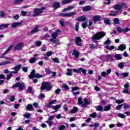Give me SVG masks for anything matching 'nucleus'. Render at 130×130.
I'll use <instances>...</instances> for the list:
<instances>
[{"label": "nucleus", "mask_w": 130, "mask_h": 130, "mask_svg": "<svg viewBox=\"0 0 130 130\" xmlns=\"http://www.w3.org/2000/svg\"><path fill=\"white\" fill-rule=\"evenodd\" d=\"M79 54H80V53L76 50H74L73 51V53H72V55H74L75 57V58H78L79 57Z\"/></svg>", "instance_id": "24"}, {"label": "nucleus", "mask_w": 130, "mask_h": 130, "mask_svg": "<svg viewBox=\"0 0 130 130\" xmlns=\"http://www.w3.org/2000/svg\"><path fill=\"white\" fill-rule=\"evenodd\" d=\"M21 25H22V22H14L12 24L11 27L12 28H16V27L21 26Z\"/></svg>", "instance_id": "23"}, {"label": "nucleus", "mask_w": 130, "mask_h": 130, "mask_svg": "<svg viewBox=\"0 0 130 130\" xmlns=\"http://www.w3.org/2000/svg\"><path fill=\"white\" fill-rule=\"evenodd\" d=\"M123 102H124V100L123 99H122L121 100H116V103L117 104H120L121 103H123Z\"/></svg>", "instance_id": "44"}, {"label": "nucleus", "mask_w": 130, "mask_h": 130, "mask_svg": "<svg viewBox=\"0 0 130 130\" xmlns=\"http://www.w3.org/2000/svg\"><path fill=\"white\" fill-rule=\"evenodd\" d=\"M67 127L64 125H61L59 127V130H64Z\"/></svg>", "instance_id": "49"}, {"label": "nucleus", "mask_w": 130, "mask_h": 130, "mask_svg": "<svg viewBox=\"0 0 130 130\" xmlns=\"http://www.w3.org/2000/svg\"><path fill=\"white\" fill-rule=\"evenodd\" d=\"M21 68H22V64L17 65V66L12 68L11 70H14V71L10 72V74L8 75L7 80H10V79H11L13 76V74H18V73H19V71L21 70Z\"/></svg>", "instance_id": "1"}, {"label": "nucleus", "mask_w": 130, "mask_h": 130, "mask_svg": "<svg viewBox=\"0 0 130 130\" xmlns=\"http://www.w3.org/2000/svg\"><path fill=\"white\" fill-rule=\"evenodd\" d=\"M52 60L54 62H56V63H59V59L58 58H52Z\"/></svg>", "instance_id": "40"}, {"label": "nucleus", "mask_w": 130, "mask_h": 130, "mask_svg": "<svg viewBox=\"0 0 130 130\" xmlns=\"http://www.w3.org/2000/svg\"><path fill=\"white\" fill-rule=\"evenodd\" d=\"M82 40L80 37H78L75 39V43L77 46H82Z\"/></svg>", "instance_id": "10"}, {"label": "nucleus", "mask_w": 130, "mask_h": 130, "mask_svg": "<svg viewBox=\"0 0 130 130\" xmlns=\"http://www.w3.org/2000/svg\"><path fill=\"white\" fill-rule=\"evenodd\" d=\"M124 88H125V89H128V88H129V83L127 82L126 83V84L124 85Z\"/></svg>", "instance_id": "59"}, {"label": "nucleus", "mask_w": 130, "mask_h": 130, "mask_svg": "<svg viewBox=\"0 0 130 130\" xmlns=\"http://www.w3.org/2000/svg\"><path fill=\"white\" fill-rule=\"evenodd\" d=\"M27 93H33V90L32 89V87L29 86L27 88Z\"/></svg>", "instance_id": "48"}, {"label": "nucleus", "mask_w": 130, "mask_h": 130, "mask_svg": "<svg viewBox=\"0 0 130 130\" xmlns=\"http://www.w3.org/2000/svg\"><path fill=\"white\" fill-rule=\"evenodd\" d=\"M45 72L48 75H50V74H51V71H50V69H49V68H46L45 69Z\"/></svg>", "instance_id": "51"}, {"label": "nucleus", "mask_w": 130, "mask_h": 130, "mask_svg": "<svg viewBox=\"0 0 130 130\" xmlns=\"http://www.w3.org/2000/svg\"><path fill=\"white\" fill-rule=\"evenodd\" d=\"M118 66L120 69H123L124 68V62H120Z\"/></svg>", "instance_id": "45"}, {"label": "nucleus", "mask_w": 130, "mask_h": 130, "mask_svg": "<svg viewBox=\"0 0 130 130\" xmlns=\"http://www.w3.org/2000/svg\"><path fill=\"white\" fill-rule=\"evenodd\" d=\"M130 30L129 28H123V32H128Z\"/></svg>", "instance_id": "64"}, {"label": "nucleus", "mask_w": 130, "mask_h": 130, "mask_svg": "<svg viewBox=\"0 0 130 130\" xmlns=\"http://www.w3.org/2000/svg\"><path fill=\"white\" fill-rule=\"evenodd\" d=\"M74 0H63L62 1V4L63 5H67V4H70V3H72Z\"/></svg>", "instance_id": "31"}, {"label": "nucleus", "mask_w": 130, "mask_h": 130, "mask_svg": "<svg viewBox=\"0 0 130 130\" xmlns=\"http://www.w3.org/2000/svg\"><path fill=\"white\" fill-rule=\"evenodd\" d=\"M104 22L106 25H111V21L108 18H104Z\"/></svg>", "instance_id": "25"}, {"label": "nucleus", "mask_w": 130, "mask_h": 130, "mask_svg": "<svg viewBox=\"0 0 130 130\" xmlns=\"http://www.w3.org/2000/svg\"><path fill=\"white\" fill-rule=\"evenodd\" d=\"M67 72H68L66 73L67 76H72V75H73V73H72L73 72V69H68L67 70Z\"/></svg>", "instance_id": "32"}, {"label": "nucleus", "mask_w": 130, "mask_h": 130, "mask_svg": "<svg viewBox=\"0 0 130 130\" xmlns=\"http://www.w3.org/2000/svg\"><path fill=\"white\" fill-rule=\"evenodd\" d=\"M100 19H101V16L100 15L94 16L92 18V20L94 22H99Z\"/></svg>", "instance_id": "18"}, {"label": "nucleus", "mask_w": 130, "mask_h": 130, "mask_svg": "<svg viewBox=\"0 0 130 130\" xmlns=\"http://www.w3.org/2000/svg\"><path fill=\"white\" fill-rule=\"evenodd\" d=\"M87 22H84L82 24V28H83L84 29H86V28L87 27Z\"/></svg>", "instance_id": "62"}, {"label": "nucleus", "mask_w": 130, "mask_h": 130, "mask_svg": "<svg viewBox=\"0 0 130 130\" xmlns=\"http://www.w3.org/2000/svg\"><path fill=\"white\" fill-rule=\"evenodd\" d=\"M13 89L14 88H18L20 91H22V90H24V88H25V83L22 82H17L14 85L12 86Z\"/></svg>", "instance_id": "5"}, {"label": "nucleus", "mask_w": 130, "mask_h": 130, "mask_svg": "<svg viewBox=\"0 0 130 130\" xmlns=\"http://www.w3.org/2000/svg\"><path fill=\"white\" fill-rule=\"evenodd\" d=\"M23 117H25V118H29L30 117V114L28 113H25L23 115Z\"/></svg>", "instance_id": "58"}, {"label": "nucleus", "mask_w": 130, "mask_h": 130, "mask_svg": "<svg viewBox=\"0 0 130 130\" xmlns=\"http://www.w3.org/2000/svg\"><path fill=\"white\" fill-rule=\"evenodd\" d=\"M35 72L36 71L34 69L31 72L30 74L28 76V78L30 79V80H32L35 78Z\"/></svg>", "instance_id": "15"}, {"label": "nucleus", "mask_w": 130, "mask_h": 130, "mask_svg": "<svg viewBox=\"0 0 130 130\" xmlns=\"http://www.w3.org/2000/svg\"><path fill=\"white\" fill-rule=\"evenodd\" d=\"M111 108V105H108L107 106H106L104 109V111H108L110 110V109Z\"/></svg>", "instance_id": "34"}, {"label": "nucleus", "mask_w": 130, "mask_h": 130, "mask_svg": "<svg viewBox=\"0 0 130 130\" xmlns=\"http://www.w3.org/2000/svg\"><path fill=\"white\" fill-rule=\"evenodd\" d=\"M128 73H122L121 75L123 77V78H126L128 77Z\"/></svg>", "instance_id": "54"}, {"label": "nucleus", "mask_w": 130, "mask_h": 130, "mask_svg": "<svg viewBox=\"0 0 130 130\" xmlns=\"http://www.w3.org/2000/svg\"><path fill=\"white\" fill-rule=\"evenodd\" d=\"M55 117V116L53 115V116H50L49 118L48 121H46L47 123H48V125L49 126H51L52 125L53 122H52V120H53V118Z\"/></svg>", "instance_id": "9"}, {"label": "nucleus", "mask_w": 130, "mask_h": 130, "mask_svg": "<svg viewBox=\"0 0 130 130\" xmlns=\"http://www.w3.org/2000/svg\"><path fill=\"white\" fill-rule=\"evenodd\" d=\"M43 77H44V75H40L39 73H37L35 75V78H38V79L43 78Z\"/></svg>", "instance_id": "38"}, {"label": "nucleus", "mask_w": 130, "mask_h": 130, "mask_svg": "<svg viewBox=\"0 0 130 130\" xmlns=\"http://www.w3.org/2000/svg\"><path fill=\"white\" fill-rule=\"evenodd\" d=\"M22 70L24 72V73H27V72H28V67H23Z\"/></svg>", "instance_id": "63"}, {"label": "nucleus", "mask_w": 130, "mask_h": 130, "mask_svg": "<svg viewBox=\"0 0 130 130\" xmlns=\"http://www.w3.org/2000/svg\"><path fill=\"white\" fill-rule=\"evenodd\" d=\"M125 49H126V47L124 44H121L119 47L117 49V50H120L121 51H123V50H125Z\"/></svg>", "instance_id": "17"}, {"label": "nucleus", "mask_w": 130, "mask_h": 130, "mask_svg": "<svg viewBox=\"0 0 130 130\" xmlns=\"http://www.w3.org/2000/svg\"><path fill=\"white\" fill-rule=\"evenodd\" d=\"M77 13L75 12H72L68 13H61L60 14V16H62V17H73V16H75L76 15Z\"/></svg>", "instance_id": "7"}, {"label": "nucleus", "mask_w": 130, "mask_h": 130, "mask_svg": "<svg viewBox=\"0 0 130 130\" xmlns=\"http://www.w3.org/2000/svg\"><path fill=\"white\" fill-rule=\"evenodd\" d=\"M61 107V106H60V105H57L56 106H53L52 107V109H53V110H55V111H58V109H59V108H60Z\"/></svg>", "instance_id": "22"}, {"label": "nucleus", "mask_w": 130, "mask_h": 130, "mask_svg": "<svg viewBox=\"0 0 130 130\" xmlns=\"http://www.w3.org/2000/svg\"><path fill=\"white\" fill-rule=\"evenodd\" d=\"M54 53L52 51H48L46 54L48 55L49 56H51L52 54H54Z\"/></svg>", "instance_id": "61"}, {"label": "nucleus", "mask_w": 130, "mask_h": 130, "mask_svg": "<svg viewBox=\"0 0 130 130\" xmlns=\"http://www.w3.org/2000/svg\"><path fill=\"white\" fill-rule=\"evenodd\" d=\"M12 47H13L12 46H9V47L6 50V51L3 54L4 55L7 54V53H8V52H9L11 50V49H12Z\"/></svg>", "instance_id": "39"}, {"label": "nucleus", "mask_w": 130, "mask_h": 130, "mask_svg": "<svg viewBox=\"0 0 130 130\" xmlns=\"http://www.w3.org/2000/svg\"><path fill=\"white\" fill-rule=\"evenodd\" d=\"M59 33H60V31L59 30V29H57L55 30V32H53L52 34V38H53V39H56V37H57Z\"/></svg>", "instance_id": "11"}, {"label": "nucleus", "mask_w": 130, "mask_h": 130, "mask_svg": "<svg viewBox=\"0 0 130 130\" xmlns=\"http://www.w3.org/2000/svg\"><path fill=\"white\" fill-rule=\"evenodd\" d=\"M123 108L125 109V110H128V109H130V105L127 104H124Z\"/></svg>", "instance_id": "36"}, {"label": "nucleus", "mask_w": 130, "mask_h": 130, "mask_svg": "<svg viewBox=\"0 0 130 130\" xmlns=\"http://www.w3.org/2000/svg\"><path fill=\"white\" fill-rule=\"evenodd\" d=\"M53 7L54 9H58L60 8V4L59 2H55L53 4Z\"/></svg>", "instance_id": "19"}, {"label": "nucleus", "mask_w": 130, "mask_h": 130, "mask_svg": "<svg viewBox=\"0 0 130 130\" xmlns=\"http://www.w3.org/2000/svg\"><path fill=\"white\" fill-rule=\"evenodd\" d=\"M105 48H106V49H108V50L111 51V50H113V49L115 48V47H114V46H110L107 45L105 46Z\"/></svg>", "instance_id": "26"}, {"label": "nucleus", "mask_w": 130, "mask_h": 130, "mask_svg": "<svg viewBox=\"0 0 130 130\" xmlns=\"http://www.w3.org/2000/svg\"><path fill=\"white\" fill-rule=\"evenodd\" d=\"M89 46L91 49H97L98 45H95L94 44H90V45H89Z\"/></svg>", "instance_id": "37"}, {"label": "nucleus", "mask_w": 130, "mask_h": 130, "mask_svg": "<svg viewBox=\"0 0 130 130\" xmlns=\"http://www.w3.org/2000/svg\"><path fill=\"white\" fill-rule=\"evenodd\" d=\"M115 10H120L122 9H125L127 8L126 4H122V5H116L113 7Z\"/></svg>", "instance_id": "6"}, {"label": "nucleus", "mask_w": 130, "mask_h": 130, "mask_svg": "<svg viewBox=\"0 0 130 130\" xmlns=\"http://www.w3.org/2000/svg\"><path fill=\"white\" fill-rule=\"evenodd\" d=\"M24 43H19L14 48V50H22V48L24 47Z\"/></svg>", "instance_id": "8"}, {"label": "nucleus", "mask_w": 130, "mask_h": 130, "mask_svg": "<svg viewBox=\"0 0 130 130\" xmlns=\"http://www.w3.org/2000/svg\"><path fill=\"white\" fill-rule=\"evenodd\" d=\"M52 89V86L51 85L49 84L48 82H43L42 84V86L41 87V89L42 91H44V90H46L47 91H50Z\"/></svg>", "instance_id": "3"}, {"label": "nucleus", "mask_w": 130, "mask_h": 130, "mask_svg": "<svg viewBox=\"0 0 130 130\" xmlns=\"http://www.w3.org/2000/svg\"><path fill=\"white\" fill-rule=\"evenodd\" d=\"M50 42L54 43L56 45H60V42H59V40L51 39L50 40Z\"/></svg>", "instance_id": "14"}, {"label": "nucleus", "mask_w": 130, "mask_h": 130, "mask_svg": "<svg viewBox=\"0 0 130 130\" xmlns=\"http://www.w3.org/2000/svg\"><path fill=\"white\" fill-rule=\"evenodd\" d=\"M110 43H111V42L110 41V40H109V39H108L106 41H105L104 43V44L105 45H107L108 44H110Z\"/></svg>", "instance_id": "52"}, {"label": "nucleus", "mask_w": 130, "mask_h": 130, "mask_svg": "<svg viewBox=\"0 0 130 130\" xmlns=\"http://www.w3.org/2000/svg\"><path fill=\"white\" fill-rule=\"evenodd\" d=\"M36 60H37V58L35 57H32L30 58L29 62L30 63H35Z\"/></svg>", "instance_id": "29"}, {"label": "nucleus", "mask_w": 130, "mask_h": 130, "mask_svg": "<svg viewBox=\"0 0 130 130\" xmlns=\"http://www.w3.org/2000/svg\"><path fill=\"white\" fill-rule=\"evenodd\" d=\"M114 57L116 60H121L122 59V55L121 54H115Z\"/></svg>", "instance_id": "12"}, {"label": "nucleus", "mask_w": 130, "mask_h": 130, "mask_svg": "<svg viewBox=\"0 0 130 130\" xmlns=\"http://www.w3.org/2000/svg\"><path fill=\"white\" fill-rule=\"evenodd\" d=\"M104 36H105V32L100 31L94 34V35L92 36L91 39L93 42H95L96 40H100V39H101V38H103Z\"/></svg>", "instance_id": "2"}, {"label": "nucleus", "mask_w": 130, "mask_h": 130, "mask_svg": "<svg viewBox=\"0 0 130 130\" xmlns=\"http://www.w3.org/2000/svg\"><path fill=\"white\" fill-rule=\"evenodd\" d=\"M90 117H92V118H95L97 117V113L96 112H94L93 113L90 115Z\"/></svg>", "instance_id": "50"}, {"label": "nucleus", "mask_w": 130, "mask_h": 130, "mask_svg": "<svg viewBox=\"0 0 130 130\" xmlns=\"http://www.w3.org/2000/svg\"><path fill=\"white\" fill-rule=\"evenodd\" d=\"M123 28H121L120 26H118V27H117V30L118 32V33H121L122 32H123Z\"/></svg>", "instance_id": "41"}, {"label": "nucleus", "mask_w": 130, "mask_h": 130, "mask_svg": "<svg viewBox=\"0 0 130 130\" xmlns=\"http://www.w3.org/2000/svg\"><path fill=\"white\" fill-rule=\"evenodd\" d=\"M39 25H37L31 31H30L31 34H34L39 32Z\"/></svg>", "instance_id": "16"}, {"label": "nucleus", "mask_w": 130, "mask_h": 130, "mask_svg": "<svg viewBox=\"0 0 130 130\" xmlns=\"http://www.w3.org/2000/svg\"><path fill=\"white\" fill-rule=\"evenodd\" d=\"M78 102L79 105H83V104H84V102L82 100V97L80 96L78 98Z\"/></svg>", "instance_id": "33"}, {"label": "nucleus", "mask_w": 130, "mask_h": 130, "mask_svg": "<svg viewBox=\"0 0 130 130\" xmlns=\"http://www.w3.org/2000/svg\"><path fill=\"white\" fill-rule=\"evenodd\" d=\"M81 72H82V73H83V74H84V75H86V73H87V71L85 69H83L82 68H80V74Z\"/></svg>", "instance_id": "57"}, {"label": "nucleus", "mask_w": 130, "mask_h": 130, "mask_svg": "<svg viewBox=\"0 0 130 130\" xmlns=\"http://www.w3.org/2000/svg\"><path fill=\"white\" fill-rule=\"evenodd\" d=\"M97 111H102L103 110V107L102 105H99L95 107Z\"/></svg>", "instance_id": "28"}, {"label": "nucleus", "mask_w": 130, "mask_h": 130, "mask_svg": "<svg viewBox=\"0 0 130 130\" xmlns=\"http://www.w3.org/2000/svg\"><path fill=\"white\" fill-rule=\"evenodd\" d=\"M92 9V7L90 6H85L82 8L83 11L84 12H89Z\"/></svg>", "instance_id": "21"}, {"label": "nucleus", "mask_w": 130, "mask_h": 130, "mask_svg": "<svg viewBox=\"0 0 130 130\" xmlns=\"http://www.w3.org/2000/svg\"><path fill=\"white\" fill-rule=\"evenodd\" d=\"M78 110H79V109L78 108V107H74L72 110H71V113H76L78 112Z\"/></svg>", "instance_id": "30"}, {"label": "nucleus", "mask_w": 130, "mask_h": 130, "mask_svg": "<svg viewBox=\"0 0 130 130\" xmlns=\"http://www.w3.org/2000/svg\"><path fill=\"white\" fill-rule=\"evenodd\" d=\"M10 26V24L5 23L0 25V30H4V29H7Z\"/></svg>", "instance_id": "13"}, {"label": "nucleus", "mask_w": 130, "mask_h": 130, "mask_svg": "<svg viewBox=\"0 0 130 130\" xmlns=\"http://www.w3.org/2000/svg\"><path fill=\"white\" fill-rule=\"evenodd\" d=\"M109 16H112V17H115L116 16V11H112L111 13L109 14Z\"/></svg>", "instance_id": "43"}, {"label": "nucleus", "mask_w": 130, "mask_h": 130, "mask_svg": "<svg viewBox=\"0 0 130 130\" xmlns=\"http://www.w3.org/2000/svg\"><path fill=\"white\" fill-rule=\"evenodd\" d=\"M9 100L11 102H14L15 101V96H11L10 97Z\"/></svg>", "instance_id": "60"}, {"label": "nucleus", "mask_w": 130, "mask_h": 130, "mask_svg": "<svg viewBox=\"0 0 130 130\" xmlns=\"http://www.w3.org/2000/svg\"><path fill=\"white\" fill-rule=\"evenodd\" d=\"M114 23L115 24H119V19L118 18L114 19Z\"/></svg>", "instance_id": "53"}, {"label": "nucleus", "mask_w": 130, "mask_h": 130, "mask_svg": "<svg viewBox=\"0 0 130 130\" xmlns=\"http://www.w3.org/2000/svg\"><path fill=\"white\" fill-rule=\"evenodd\" d=\"M42 44V43L41 42V41H37V42H36V45L38 47H39V46H40Z\"/></svg>", "instance_id": "55"}, {"label": "nucleus", "mask_w": 130, "mask_h": 130, "mask_svg": "<svg viewBox=\"0 0 130 130\" xmlns=\"http://www.w3.org/2000/svg\"><path fill=\"white\" fill-rule=\"evenodd\" d=\"M43 10H45V8H37L34 9V14L32 15L33 17H37V16H39L40 14H42L43 13Z\"/></svg>", "instance_id": "4"}, {"label": "nucleus", "mask_w": 130, "mask_h": 130, "mask_svg": "<svg viewBox=\"0 0 130 130\" xmlns=\"http://www.w3.org/2000/svg\"><path fill=\"white\" fill-rule=\"evenodd\" d=\"M118 116L119 117H120V118H125V117H126V116H125V115L121 113L118 114Z\"/></svg>", "instance_id": "47"}, {"label": "nucleus", "mask_w": 130, "mask_h": 130, "mask_svg": "<svg viewBox=\"0 0 130 130\" xmlns=\"http://www.w3.org/2000/svg\"><path fill=\"white\" fill-rule=\"evenodd\" d=\"M26 110L32 111V110H33V106H32L31 104H28L26 107Z\"/></svg>", "instance_id": "27"}, {"label": "nucleus", "mask_w": 130, "mask_h": 130, "mask_svg": "<svg viewBox=\"0 0 130 130\" xmlns=\"http://www.w3.org/2000/svg\"><path fill=\"white\" fill-rule=\"evenodd\" d=\"M86 20L85 16H81L78 18V21L79 22H84Z\"/></svg>", "instance_id": "35"}, {"label": "nucleus", "mask_w": 130, "mask_h": 130, "mask_svg": "<svg viewBox=\"0 0 130 130\" xmlns=\"http://www.w3.org/2000/svg\"><path fill=\"white\" fill-rule=\"evenodd\" d=\"M73 72L74 73H77V74H81V68H79L78 69H73Z\"/></svg>", "instance_id": "42"}, {"label": "nucleus", "mask_w": 130, "mask_h": 130, "mask_svg": "<svg viewBox=\"0 0 130 130\" xmlns=\"http://www.w3.org/2000/svg\"><path fill=\"white\" fill-rule=\"evenodd\" d=\"M84 103L82 105V107H87V106L89 104H90V103L89 102V100L88 99L85 98L84 99Z\"/></svg>", "instance_id": "20"}, {"label": "nucleus", "mask_w": 130, "mask_h": 130, "mask_svg": "<svg viewBox=\"0 0 130 130\" xmlns=\"http://www.w3.org/2000/svg\"><path fill=\"white\" fill-rule=\"evenodd\" d=\"M122 92L125 94H129V90H128V88H125Z\"/></svg>", "instance_id": "46"}, {"label": "nucleus", "mask_w": 130, "mask_h": 130, "mask_svg": "<svg viewBox=\"0 0 130 130\" xmlns=\"http://www.w3.org/2000/svg\"><path fill=\"white\" fill-rule=\"evenodd\" d=\"M77 90H80V87H78V86H75L72 89V91L74 92V91H77Z\"/></svg>", "instance_id": "56"}]
</instances>
